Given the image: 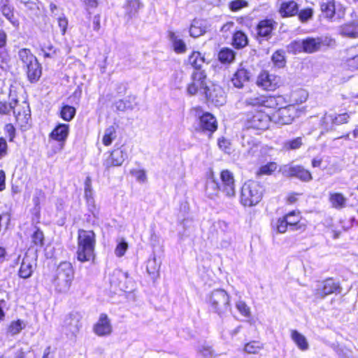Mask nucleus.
Listing matches in <instances>:
<instances>
[{
  "instance_id": "72a5a7b5",
  "label": "nucleus",
  "mask_w": 358,
  "mask_h": 358,
  "mask_svg": "<svg viewBox=\"0 0 358 358\" xmlns=\"http://www.w3.org/2000/svg\"><path fill=\"white\" fill-rule=\"evenodd\" d=\"M32 272V263L27 257L24 258L19 271L20 276L22 278H28L31 276Z\"/></svg>"
},
{
  "instance_id": "bf43d9fd",
  "label": "nucleus",
  "mask_w": 358,
  "mask_h": 358,
  "mask_svg": "<svg viewBox=\"0 0 358 358\" xmlns=\"http://www.w3.org/2000/svg\"><path fill=\"white\" fill-rule=\"evenodd\" d=\"M130 172L131 174L134 176L138 182H143L146 180V174L145 171L133 169Z\"/></svg>"
},
{
  "instance_id": "ddd939ff",
  "label": "nucleus",
  "mask_w": 358,
  "mask_h": 358,
  "mask_svg": "<svg viewBox=\"0 0 358 358\" xmlns=\"http://www.w3.org/2000/svg\"><path fill=\"white\" fill-rule=\"evenodd\" d=\"M281 171L285 176L296 177L303 182H308L313 178L310 171L302 166L285 165L282 167Z\"/></svg>"
},
{
  "instance_id": "f3484780",
  "label": "nucleus",
  "mask_w": 358,
  "mask_h": 358,
  "mask_svg": "<svg viewBox=\"0 0 358 358\" xmlns=\"http://www.w3.org/2000/svg\"><path fill=\"white\" fill-rule=\"evenodd\" d=\"M280 79L279 77L269 74L267 71L262 72L258 76L257 84L266 90H274L278 87Z\"/></svg>"
},
{
  "instance_id": "de8ad7c7",
  "label": "nucleus",
  "mask_w": 358,
  "mask_h": 358,
  "mask_svg": "<svg viewBox=\"0 0 358 358\" xmlns=\"http://www.w3.org/2000/svg\"><path fill=\"white\" fill-rule=\"evenodd\" d=\"M262 348V345L258 341H251L245 345L244 350L249 354H256Z\"/></svg>"
},
{
  "instance_id": "5701e85b",
  "label": "nucleus",
  "mask_w": 358,
  "mask_h": 358,
  "mask_svg": "<svg viewBox=\"0 0 358 358\" xmlns=\"http://www.w3.org/2000/svg\"><path fill=\"white\" fill-rule=\"evenodd\" d=\"M208 28L206 21L194 20L189 28V34L194 38L199 37L205 34Z\"/></svg>"
},
{
  "instance_id": "393cba45",
  "label": "nucleus",
  "mask_w": 358,
  "mask_h": 358,
  "mask_svg": "<svg viewBox=\"0 0 358 358\" xmlns=\"http://www.w3.org/2000/svg\"><path fill=\"white\" fill-rule=\"evenodd\" d=\"M340 34L343 36L357 38L358 37V20L346 23L340 27Z\"/></svg>"
},
{
  "instance_id": "e433bc0d",
  "label": "nucleus",
  "mask_w": 358,
  "mask_h": 358,
  "mask_svg": "<svg viewBox=\"0 0 358 358\" xmlns=\"http://www.w3.org/2000/svg\"><path fill=\"white\" fill-rule=\"evenodd\" d=\"M234 58L235 52L229 48H223L218 54V59L223 64H229L234 61Z\"/></svg>"
},
{
  "instance_id": "13d9d810",
  "label": "nucleus",
  "mask_w": 358,
  "mask_h": 358,
  "mask_svg": "<svg viewBox=\"0 0 358 358\" xmlns=\"http://www.w3.org/2000/svg\"><path fill=\"white\" fill-rule=\"evenodd\" d=\"M289 226L288 223H287L286 219L283 217L279 218L276 222V229L279 233H285L287 231V229Z\"/></svg>"
},
{
  "instance_id": "f704fd0d",
  "label": "nucleus",
  "mask_w": 358,
  "mask_h": 358,
  "mask_svg": "<svg viewBox=\"0 0 358 358\" xmlns=\"http://www.w3.org/2000/svg\"><path fill=\"white\" fill-rule=\"evenodd\" d=\"M303 144V138L301 137H296L284 141L282 148L285 151H289L299 149Z\"/></svg>"
},
{
  "instance_id": "4d7b16f0",
  "label": "nucleus",
  "mask_w": 358,
  "mask_h": 358,
  "mask_svg": "<svg viewBox=\"0 0 358 358\" xmlns=\"http://www.w3.org/2000/svg\"><path fill=\"white\" fill-rule=\"evenodd\" d=\"M127 248H128V244L127 242H125V241L120 242L119 244H117V245L115 250V255L119 257H122L125 254Z\"/></svg>"
},
{
  "instance_id": "e2e57ef3",
  "label": "nucleus",
  "mask_w": 358,
  "mask_h": 358,
  "mask_svg": "<svg viewBox=\"0 0 358 358\" xmlns=\"http://www.w3.org/2000/svg\"><path fill=\"white\" fill-rule=\"evenodd\" d=\"M5 133L9 138L10 141H13L15 136V129L12 124H7L4 127Z\"/></svg>"
},
{
  "instance_id": "680f3d73",
  "label": "nucleus",
  "mask_w": 358,
  "mask_h": 358,
  "mask_svg": "<svg viewBox=\"0 0 358 358\" xmlns=\"http://www.w3.org/2000/svg\"><path fill=\"white\" fill-rule=\"evenodd\" d=\"M348 118L349 115L347 113H343L337 115L334 114V125L346 123L348 120Z\"/></svg>"
},
{
  "instance_id": "052dcab7",
  "label": "nucleus",
  "mask_w": 358,
  "mask_h": 358,
  "mask_svg": "<svg viewBox=\"0 0 358 358\" xmlns=\"http://www.w3.org/2000/svg\"><path fill=\"white\" fill-rule=\"evenodd\" d=\"M199 352L206 358H211L213 356V350L208 345H201L199 349Z\"/></svg>"
},
{
  "instance_id": "b1692460",
  "label": "nucleus",
  "mask_w": 358,
  "mask_h": 358,
  "mask_svg": "<svg viewBox=\"0 0 358 358\" xmlns=\"http://www.w3.org/2000/svg\"><path fill=\"white\" fill-rule=\"evenodd\" d=\"M276 22L273 20H264L257 25V34L262 37H268L274 29Z\"/></svg>"
},
{
  "instance_id": "a19ab883",
  "label": "nucleus",
  "mask_w": 358,
  "mask_h": 358,
  "mask_svg": "<svg viewBox=\"0 0 358 358\" xmlns=\"http://www.w3.org/2000/svg\"><path fill=\"white\" fill-rule=\"evenodd\" d=\"M76 115V108L73 106H64L60 110V117L65 121L71 120Z\"/></svg>"
},
{
  "instance_id": "c03bdc74",
  "label": "nucleus",
  "mask_w": 358,
  "mask_h": 358,
  "mask_svg": "<svg viewBox=\"0 0 358 358\" xmlns=\"http://www.w3.org/2000/svg\"><path fill=\"white\" fill-rule=\"evenodd\" d=\"M264 95H253L247 97L245 99V104L248 106L260 107L262 106Z\"/></svg>"
},
{
  "instance_id": "603ef678",
  "label": "nucleus",
  "mask_w": 358,
  "mask_h": 358,
  "mask_svg": "<svg viewBox=\"0 0 358 358\" xmlns=\"http://www.w3.org/2000/svg\"><path fill=\"white\" fill-rule=\"evenodd\" d=\"M299 19L301 22H306L313 17V10L310 8L302 9L298 12Z\"/></svg>"
},
{
  "instance_id": "39448f33",
  "label": "nucleus",
  "mask_w": 358,
  "mask_h": 358,
  "mask_svg": "<svg viewBox=\"0 0 358 358\" xmlns=\"http://www.w3.org/2000/svg\"><path fill=\"white\" fill-rule=\"evenodd\" d=\"M210 310L220 317L224 315L230 309V297L223 289L212 291L208 296Z\"/></svg>"
},
{
  "instance_id": "f8f14e48",
  "label": "nucleus",
  "mask_w": 358,
  "mask_h": 358,
  "mask_svg": "<svg viewBox=\"0 0 358 358\" xmlns=\"http://www.w3.org/2000/svg\"><path fill=\"white\" fill-rule=\"evenodd\" d=\"M83 315L79 312H72L69 314L64 321V329L66 334L76 336L82 327Z\"/></svg>"
},
{
  "instance_id": "cd10ccee",
  "label": "nucleus",
  "mask_w": 358,
  "mask_h": 358,
  "mask_svg": "<svg viewBox=\"0 0 358 358\" xmlns=\"http://www.w3.org/2000/svg\"><path fill=\"white\" fill-rule=\"evenodd\" d=\"M29 80L31 82L37 81L41 76V68L38 60L26 66Z\"/></svg>"
},
{
  "instance_id": "ea45409f",
  "label": "nucleus",
  "mask_w": 358,
  "mask_h": 358,
  "mask_svg": "<svg viewBox=\"0 0 358 358\" xmlns=\"http://www.w3.org/2000/svg\"><path fill=\"white\" fill-rule=\"evenodd\" d=\"M247 43L248 38L243 32L238 31L234 34L233 45L236 48H243L247 45Z\"/></svg>"
},
{
  "instance_id": "6e6d98bb",
  "label": "nucleus",
  "mask_w": 358,
  "mask_h": 358,
  "mask_svg": "<svg viewBox=\"0 0 358 358\" xmlns=\"http://www.w3.org/2000/svg\"><path fill=\"white\" fill-rule=\"evenodd\" d=\"M236 307L239 313L245 316L248 317L250 315V309L248 305L243 301H238L236 303Z\"/></svg>"
},
{
  "instance_id": "412c9836",
  "label": "nucleus",
  "mask_w": 358,
  "mask_h": 358,
  "mask_svg": "<svg viewBox=\"0 0 358 358\" xmlns=\"http://www.w3.org/2000/svg\"><path fill=\"white\" fill-rule=\"evenodd\" d=\"M298 12L299 6L294 1H284L279 8V13L282 17L294 16Z\"/></svg>"
},
{
  "instance_id": "f03ea898",
  "label": "nucleus",
  "mask_w": 358,
  "mask_h": 358,
  "mask_svg": "<svg viewBox=\"0 0 358 358\" xmlns=\"http://www.w3.org/2000/svg\"><path fill=\"white\" fill-rule=\"evenodd\" d=\"M96 235L92 230L79 229L78 232L77 259L81 262L93 260L95 257Z\"/></svg>"
},
{
  "instance_id": "79ce46f5",
  "label": "nucleus",
  "mask_w": 358,
  "mask_h": 358,
  "mask_svg": "<svg viewBox=\"0 0 358 358\" xmlns=\"http://www.w3.org/2000/svg\"><path fill=\"white\" fill-rule=\"evenodd\" d=\"M321 126L325 131L331 130L334 129V121L333 113H326L320 121Z\"/></svg>"
},
{
  "instance_id": "423d86ee",
  "label": "nucleus",
  "mask_w": 358,
  "mask_h": 358,
  "mask_svg": "<svg viewBox=\"0 0 358 358\" xmlns=\"http://www.w3.org/2000/svg\"><path fill=\"white\" fill-rule=\"evenodd\" d=\"M320 8L324 17L331 21L343 19L345 15V7L335 0L322 1Z\"/></svg>"
},
{
  "instance_id": "0e129e2a",
  "label": "nucleus",
  "mask_w": 358,
  "mask_h": 358,
  "mask_svg": "<svg viewBox=\"0 0 358 358\" xmlns=\"http://www.w3.org/2000/svg\"><path fill=\"white\" fill-rule=\"evenodd\" d=\"M15 107V104L13 106L11 103L0 102V113L8 114L11 110H13V108Z\"/></svg>"
},
{
  "instance_id": "bb28decb",
  "label": "nucleus",
  "mask_w": 358,
  "mask_h": 358,
  "mask_svg": "<svg viewBox=\"0 0 358 358\" xmlns=\"http://www.w3.org/2000/svg\"><path fill=\"white\" fill-rule=\"evenodd\" d=\"M329 201L331 206L336 209H342L346 206L347 199L338 192H330Z\"/></svg>"
},
{
  "instance_id": "9d476101",
  "label": "nucleus",
  "mask_w": 358,
  "mask_h": 358,
  "mask_svg": "<svg viewBox=\"0 0 358 358\" xmlns=\"http://www.w3.org/2000/svg\"><path fill=\"white\" fill-rule=\"evenodd\" d=\"M297 113L298 110L296 106L288 105L280 108L273 114V118L275 122L279 124H289L292 123L297 115Z\"/></svg>"
},
{
  "instance_id": "a878e982",
  "label": "nucleus",
  "mask_w": 358,
  "mask_h": 358,
  "mask_svg": "<svg viewBox=\"0 0 358 358\" xmlns=\"http://www.w3.org/2000/svg\"><path fill=\"white\" fill-rule=\"evenodd\" d=\"M290 336L299 350L306 351L309 349V343L307 338L298 331L294 329L291 330Z\"/></svg>"
},
{
  "instance_id": "f257e3e1",
  "label": "nucleus",
  "mask_w": 358,
  "mask_h": 358,
  "mask_svg": "<svg viewBox=\"0 0 358 358\" xmlns=\"http://www.w3.org/2000/svg\"><path fill=\"white\" fill-rule=\"evenodd\" d=\"M222 193L226 198L231 199L236 196L235 180L234 174L229 170L220 173V182L213 177L206 183V194L210 199H216Z\"/></svg>"
},
{
  "instance_id": "473e14b6",
  "label": "nucleus",
  "mask_w": 358,
  "mask_h": 358,
  "mask_svg": "<svg viewBox=\"0 0 358 358\" xmlns=\"http://www.w3.org/2000/svg\"><path fill=\"white\" fill-rule=\"evenodd\" d=\"M18 57L24 67L37 60L36 57L28 48H22L18 51Z\"/></svg>"
},
{
  "instance_id": "69168bd1",
  "label": "nucleus",
  "mask_w": 358,
  "mask_h": 358,
  "mask_svg": "<svg viewBox=\"0 0 358 358\" xmlns=\"http://www.w3.org/2000/svg\"><path fill=\"white\" fill-rule=\"evenodd\" d=\"M219 148L227 153H229L231 151L230 143L225 138H220L218 140Z\"/></svg>"
},
{
  "instance_id": "7c9ffc66",
  "label": "nucleus",
  "mask_w": 358,
  "mask_h": 358,
  "mask_svg": "<svg viewBox=\"0 0 358 358\" xmlns=\"http://www.w3.org/2000/svg\"><path fill=\"white\" fill-rule=\"evenodd\" d=\"M308 97V93L303 89L293 91L289 96L290 105H296L304 103Z\"/></svg>"
},
{
  "instance_id": "5fc2aeb1",
  "label": "nucleus",
  "mask_w": 358,
  "mask_h": 358,
  "mask_svg": "<svg viewBox=\"0 0 358 358\" xmlns=\"http://www.w3.org/2000/svg\"><path fill=\"white\" fill-rule=\"evenodd\" d=\"M247 6L248 2L245 0H234L229 3V7L231 10L236 12Z\"/></svg>"
},
{
  "instance_id": "aec40b11",
  "label": "nucleus",
  "mask_w": 358,
  "mask_h": 358,
  "mask_svg": "<svg viewBox=\"0 0 358 358\" xmlns=\"http://www.w3.org/2000/svg\"><path fill=\"white\" fill-rule=\"evenodd\" d=\"M199 120L200 127L203 131H208L212 134L217 128L215 117L209 113H203L200 116Z\"/></svg>"
},
{
  "instance_id": "1a4fd4ad",
  "label": "nucleus",
  "mask_w": 358,
  "mask_h": 358,
  "mask_svg": "<svg viewBox=\"0 0 358 358\" xmlns=\"http://www.w3.org/2000/svg\"><path fill=\"white\" fill-rule=\"evenodd\" d=\"M192 83L187 86V91L190 95H194L200 90L206 88V74L203 70H194L192 73Z\"/></svg>"
},
{
  "instance_id": "7ed1b4c3",
  "label": "nucleus",
  "mask_w": 358,
  "mask_h": 358,
  "mask_svg": "<svg viewBox=\"0 0 358 358\" xmlns=\"http://www.w3.org/2000/svg\"><path fill=\"white\" fill-rule=\"evenodd\" d=\"M74 278V271L70 262H63L57 266L52 278L55 290L58 293H66Z\"/></svg>"
},
{
  "instance_id": "2f4dec72",
  "label": "nucleus",
  "mask_w": 358,
  "mask_h": 358,
  "mask_svg": "<svg viewBox=\"0 0 358 358\" xmlns=\"http://www.w3.org/2000/svg\"><path fill=\"white\" fill-rule=\"evenodd\" d=\"M169 38L171 41L173 50L177 53H183L186 51V45L185 42L180 38L176 33L173 31L169 32Z\"/></svg>"
},
{
  "instance_id": "c756f323",
  "label": "nucleus",
  "mask_w": 358,
  "mask_h": 358,
  "mask_svg": "<svg viewBox=\"0 0 358 358\" xmlns=\"http://www.w3.org/2000/svg\"><path fill=\"white\" fill-rule=\"evenodd\" d=\"M304 52L313 53L320 50L322 40L320 38H307L303 40Z\"/></svg>"
},
{
  "instance_id": "c9c22d12",
  "label": "nucleus",
  "mask_w": 358,
  "mask_h": 358,
  "mask_svg": "<svg viewBox=\"0 0 358 358\" xmlns=\"http://www.w3.org/2000/svg\"><path fill=\"white\" fill-rule=\"evenodd\" d=\"M189 62L194 70H202L204 58L199 52H194L189 57Z\"/></svg>"
},
{
  "instance_id": "774afa93",
  "label": "nucleus",
  "mask_w": 358,
  "mask_h": 358,
  "mask_svg": "<svg viewBox=\"0 0 358 358\" xmlns=\"http://www.w3.org/2000/svg\"><path fill=\"white\" fill-rule=\"evenodd\" d=\"M347 66L352 70L358 69V55L346 60Z\"/></svg>"
},
{
  "instance_id": "dca6fc26",
  "label": "nucleus",
  "mask_w": 358,
  "mask_h": 358,
  "mask_svg": "<svg viewBox=\"0 0 358 358\" xmlns=\"http://www.w3.org/2000/svg\"><path fill=\"white\" fill-rule=\"evenodd\" d=\"M109 282L111 286L119 288L120 290L126 291L129 288L128 273L120 269H115L110 275Z\"/></svg>"
},
{
  "instance_id": "49530a36",
  "label": "nucleus",
  "mask_w": 358,
  "mask_h": 358,
  "mask_svg": "<svg viewBox=\"0 0 358 358\" xmlns=\"http://www.w3.org/2000/svg\"><path fill=\"white\" fill-rule=\"evenodd\" d=\"M272 61L278 68L285 66V59L283 50H277L272 55Z\"/></svg>"
},
{
  "instance_id": "0eeeda50",
  "label": "nucleus",
  "mask_w": 358,
  "mask_h": 358,
  "mask_svg": "<svg viewBox=\"0 0 358 358\" xmlns=\"http://www.w3.org/2000/svg\"><path fill=\"white\" fill-rule=\"evenodd\" d=\"M270 121V117L262 110L249 112L245 115V129L265 130L268 128Z\"/></svg>"
},
{
  "instance_id": "4468645a",
  "label": "nucleus",
  "mask_w": 358,
  "mask_h": 358,
  "mask_svg": "<svg viewBox=\"0 0 358 358\" xmlns=\"http://www.w3.org/2000/svg\"><path fill=\"white\" fill-rule=\"evenodd\" d=\"M13 114L15 120L22 128H27L31 117L30 109L29 105L26 102H23L22 105L17 104L15 101V107L13 108Z\"/></svg>"
},
{
  "instance_id": "37998d69",
  "label": "nucleus",
  "mask_w": 358,
  "mask_h": 358,
  "mask_svg": "<svg viewBox=\"0 0 358 358\" xmlns=\"http://www.w3.org/2000/svg\"><path fill=\"white\" fill-rule=\"evenodd\" d=\"M277 168L278 164L275 162H268L259 169L257 172V175H271L277 169Z\"/></svg>"
},
{
  "instance_id": "58836bf2",
  "label": "nucleus",
  "mask_w": 358,
  "mask_h": 358,
  "mask_svg": "<svg viewBox=\"0 0 358 358\" xmlns=\"http://www.w3.org/2000/svg\"><path fill=\"white\" fill-rule=\"evenodd\" d=\"M159 268L160 264L157 262L155 257L148 259L147 263V271L152 275V278H155L159 275Z\"/></svg>"
},
{
  "instance_id": "4be33fe9",
  "label": "nucleus",
  "mask_w": 358,
  "mask_h": 358,
  "mask_svg": "<svg viewBox=\"0 0 358 358\" xmlns=\"http://www.w3.org/2000/svg\"><path fill=\"white\" fill-rule=\"evenodd\" d=\"M69 125L67 124H59L50 133V136L52 139L64 143L69 136Z\"/></svg>"
},
{
  "instance_id": "3c124183",
  "label": "nucleus",
  "mask_w": 358,
  "mask_h": 358,
  "mask_svg": "<svg viewBox=\"0 0 358 358\" xmlns=\"http://www.w3.org/2000/svg\"><path fill=\"white\" fill-rule=\"evenodd\" d=\"M44 236L42 231L36 228L31 235V241L36 246L42 247L43 245Z\"/></svg>"
},
{
  "instance_id": "c85d7f7f",
  "label": "nucleus",
  "mask_w": 358,
  "mask_h": 358,
  "mask_svg": "<svg viewBox=\"0 0 358 358\" xmlns=\"http://www.w3.org/2000/svg\"><path fill=\"white\" fill-rule=\"evenodd\" d=\"M249 78L250 73L245 69H240L234 74L231 82L236 87L241 88L243 86L244 83L248 81Z\"/></svg>"
},
{
  "instance_id": "338daca9",
  "label": "nucleus",
  "mask_w": 358,
  "mask_h": 358,
  "mask_svg": "<svg viewBox=\"0 0 358 358\" xmlns=\"http://www.w3.org/2000/svg\"><path fill=\"white\" fill-rule=\"evenodd\" d=\"M22 324L20 321L13 322L9 327V331L11 334L15 335L22 330Z\"/></svg>"
},
{
  "instance_id": "a211bd4d",
  "label": "nucleus",
  "mask_w": 358,
  "mask_h": 358,
  "mask_svg": "<svg viewBox=\"0 0 358 358\" xmlns=\"http://www.w3.org/2000/svg\"><path fill=\"white\" fill-rule=\"evenodd\" d=\"M93 331L99 336H108L112 332V325L108 315L101 313L96 323L93 327Z\"/></svg>"
},
{
  "instance_id": "a18cd8bd",
  "label": "nucleus",
  "mask_w": 358,
  "mask_h": 358,
  "mask_svg": "<svg viewBox=\"0 0 358 358\" xmlns=\"http://www.w3.org/2000/svg\"><path fill=\"white\" fill-rule=\"evenodd\" d=\"M287 50L288 52L293 54L304 52L303 40L292 41L287 45Z\"/></svg>"
},
{
  "instance_id": "09e8293b",
  "label": "nucleus",
  "mask_w": 358,
  "mask_h": 358,
  "mask_svg": "<svg viewBox=\"0 0 358 358\" xmlns=\"http://www.w3.org/2000/svg\"><path fill=\"white\" fill-rule=\"evenodd\" d=\"M279 99H280V97L264 95L262 106L268 108H275L278 105V101Z\"/></svg>"
},
{
  "instance_id": "864d4df0",
  "label": "nucleus",
  "mask_w": 358,
  "mask_h": 358,
  "mask_svg": "<svg viewBox=\"0 0 358 358\" xmlns=\"http://www.w3.org/2000/svg\"><path fill=\"white\" fill-rule=\"evenodd\" d=\"M128 11L131 15L135 14L143 6L140 0H130L128 1Z\"/></svg>"
},
{
  "instance_id": "8fccbe9b",
  "label": "nucleus",
  "mask_w": 358,
  "mask_h": 358,
  "mask_svg": "<svg viewBox=\"0 0 358 358\" xmlns=\"http://www.w3.org/2000/svg\"><path fill=\"white\" fill-rule=\"evenodd\" d=\"M284 218L286 219L287 223H288L290 227H295L300 221V216L295 211L289 213L284 216Z\"/></svg>"
},
{
  "instance_id": "6e6552de",
  "label": "nucleus",
  "mask_w": 358,
  "mask_h": 358,
  "mask_svg": "<svg viewBox=\"0 0 358 358\" xmlns=\"http://www.w3.org/2000/svg\"><path fill=\"white\" fill-rule=\"evenodd\" d=\"M341 287L338 282L332 278H328L317 284L314 291V295L317 299H324L326 296L336 293L339 294Z\"/></svg>"
},
{
  "instance_id": "2eb2a0df",
  "label": "nucleus",
  "mask_w": 358,
  "mask_h": 358,
  "mask_svg": "<svg viewBox=\"0 0 358 358\" xmlns=\"http://www.w3.org/2000/svg\"><path fill=\"white\" fill-rule=\"evenodd\" d=\"M206 98L216 106H222L226 102L225 93L223 89L217 85H212L203 90Z\"/></svg>"
},
{
  "instance_id": "4c0bfd02",
  "label": "nucleus",
  "mask_w": 358,
  "mask_h": 358,
  "mask_svg": "<svg viewBox=\"0 0 358 358\" xmlns=\"http://www.w3.org/2000/svg\"><path fill=\"white\" fill-rule=\"evenodd\" d=\"M116 138V129L113 126L107 127L104 131L102 138L103 144L106 146L110 145L113 141Z\"/></svg>"
},
{
  "instance_id": "6ab92c4d",
  "label": "nucleus",
  "mask_w": 358,
  "mask_h": 358,
  "mask_svg": "<svg viewBox=\"0 0 358 358\" xmlns=\"http://www.w3.org/2000/svg\"><path fill=\"white\" fill-rule=\"evenodd\" d=\"M241 143L248 155H253L258 149V141L251 136L250 130L247 129L243 130Z\"/></svg>"
},
{
  "instance_id": "9b49d317",
  "label": "nucleus",
  "mask_w": 358,
  "mask_h": 358,
  "mask_svg": "<svg viewBox=\"0 0 358 358\" xmlns=\"http://www.w3.org/2000/svg\"><path fill=\"white\" fill-rule=\"evenodd\" d=\"M127 150L124 146L113 150L104 159L103 165L106 169L113 166H121L127 158Z\"/></svg>"
},
{
  "instance_id": "20e7f679",
  "label": "nucleus",
  "mask_w": 358,
  "mask_h": 358,
  "mask_svg": "<svg viewBox=\"0 0 358 358\" xmlns=\"http://www.w3.org/2000/svg\"><path fill=\"white\" fill-rule=\"evenodd\" d=\"M264 187L258 182L248 180L242 186L240 202L245 207H252L258 204L263 196Z\"/></svg>"
}]
</instances>
